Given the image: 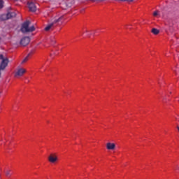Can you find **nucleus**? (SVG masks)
I'll list each match as a JSON object with an SVG mask.
<instances>
[{
    "label": "nucleus",
    "mask_w": 179,
    "mask_h": 179,
    "mask_svg": "<svg viewBox=\"0 0 179 179\" xmlns=\"http://www.w3.org/2000/svg\"><path fill=\"white\" fill-rule=\"evenodd\" d=\"M29 26H30V22L29 21L24 22L21 27V31L22 33H30L36 30V29L34 28V26H31L30 27H29Z\"/></svg>",
    "instance_id": "nucleus-1"
},
{
    "label": "nucleus",
    "mask_w": 179,
    "mask_h": 179,
    "mask_svg": "<svg viewBox=\"0 0 179 179\" xmlns=\"http://www.w3.org/2000/svg\"><path fill=\"white\" fill-rule=\"evenodd\" d=\"M64 20V17H59L57 20H55L53 22L49 24L45 28V31H49V30H52L54 27H56L57 23H59V22H62Z\"/></svg>",
    "instance_id": "nucleus-2"
},
{
    "label": "nucleus",
    "mask_w": 179,
    "mask_h": 179,
    "mask_svg": "<svg viewBox=\"0 0 179 179\" xmlns=\"http://www.w3.org/2000/svg\"><path fill=\"white\" fill-rule=\"evenodd\" d=\"M26 73V69L23 68H18L17 69L16 71L15 72V77L19 78L20 76H23Z\"/></svg>",
    "instance_id": "nucleus-3"
},
{
    "label": "nucleus",
    "mask_w": 179,
    "mask_h": 179,
    "mask_svg": "<svg viewBox=\"0 0 179 179\" xmlns=\"http://www.w3.org/2000/svg\"><path fill=\"white\" fill-rule=\"evenodd\" d=\"M48 160L50 162V163H57V162H58V157L57 156V154L54 153V154H51L49 157H48Z\"/></svg>",
    "instance_id": "nucleus-4"
},
{
    "label": "nucleus",
    "mask_w": 179,
    "mask_h": 179,
    "mask_svg": "<svg viewBox=\"0 0 179 179\" xmlns=\"http://www.w3.org/2000/svg\"><path fill=\"white\" fill-rule=\"evenodd\" d=\"M29 43H30V38L27 36L22 38L20 41L21 45H23L24 47H25V45H27Z\"/></svg>",
    "instance_id": "nucleus-5"
},
{
    "label": "nucleus",
    "mask_w": 179,
    "mask_h": 179,
    "mask_svg": "<svg viewBox=\"0 0 179 179\" xmlns=\"http://www.w3.org/2000/svg\"><path fill=\"white\" fill-rule=\"evenodd\" d=\"M28 8L31 12H36L37 7L33 2H28Z\"/></svg>",
    "instance_id": "nucleus-6"
},
{
    "label": "nucleus",
    "mask_w": 179,
    "mask_h": 179,
    "mask_svg": "<svg viewBox=\"0 0 179 179\" xmlns=\"http://www.w3.org/2000/svg\"><path fill=\"white\" fill-rule=\"evenodd\" d=\"M106 149L108 150H114L115 149V143H107Z\"/></svg>",
    "instance_id": "nucleus-7"
},
{
    "label": "nucleus",
    "mask_w": 179,
    "mask_h": 179,
    "mask_svg": "<svg viewBox=\"0 0 179 179\" xmlns=\"http://www.w3.org/2000/svg\"><path fill=\"white\" fill-rule=\"evenodd\" d=\"M16 16V13H8L6 15V19H11V17H15Z\"/></svg>",
    "instance_id": "nucleus-8"
},
{
    "label": "nucleus",
    "mask_w": 179,
    "mask_h": 179,
    "mask_svg": "<svg viewBox=\"0 0 179 179\" xmlns=\"http://www.w3.org/2000/svg\"><path fill=\"white\" fill-rule=\"evenodd\" d=\"M151 33H152V34H155V35H157L160 33V31H159V29H156V28H153L152 30H151Z\"/></svg>",
    "instance_id": "nucleus-9"
},
{
    "label": "nucleus",
    "mask_w": 179,
    "mask_h": 179,
    "mask_svg": "<svg viewBox=\"0 0 179 179\" xmlns=\"http://www.w3.org/2000/svg\"><path fill=\"white\" fill-rule=\"evenodd\" d=\"M152 15L154 17H159V16H160V12L159 10H155Z\"/></svg>",
    "instance_id": "nucleus-10"
},
{
    "label": "nucleus",
    "mask_w": 179,
    "mask_h": 179,
    "mask_svg": "<svg viewBox=\"0 0 179 179\" xmlns=\"http://www.w3.org/2000/svg\"><path fill=\"white\" fill-rule=\"evenodd\" d=\"M29 57H30V54H29L22 62L21 64H24L29 61Z\"/></svg>",
    "instance_id": "nucleus-11"
},
{
    "label": "nucleus",
    "mask_w": 179,
    "mask_h": 179,
    "mask_svg": "<svg viewBox=\"0 0 179 179\" xmlns=\"http://www.w3.org/2000/svg\"><path fill=\"white\" fill-rule=\"evenodd\" d=\"M50 41H51L52 45H54V44L57 43V41H55V38H51Z\"/></svg>",
    "instance_id": "nucleus-12"
},
{
    "label": "nucleus",
    "mask_w": 179,
    "mask_h": 179,
    "mask_svg": "<svg viewBox=\"0 0 179 179\" xmlns=\"http://www.w3.org/2000/svg\"><path fill=\"white\" fill-rule=\"evenodd\" d=\"M117 1H120L121 2H134V0H117Z\"/></svg>",
    "instance_id": "nucleus-13"
},
{
    "label": "nucleus",
    "mask_w": 179,
    "mask_h": 179,
    "mask_svg": "<svg viewBox=\"0 0 179 179\" xmlns=\"http://www.w3.org/2000/svg\"><path fill=\"white\" fill-rule=\"evenodd\" d=\"M3 8V1L0 0V9H2Z\"/></svg>",
    "instance_id": "nucleus-14"
},
{
    "label": "nucleus",
    "mask_w": 179,
    "mask_h": 179,
    "mask_svg": "<svg viewBox=\"0 0 179 179\" xmlns=\"http://www.w3.org/2000/svg\"><path fill=\"white\" fill-rule=\"evenodd\" d=\"M6 176H7V177H8V176H10V171H6Z\"/></svg>",
    "instance_id": "nucleus-15"
},
{
    "label": "nucleus",
    "mask_w": 179,
    "mask_h": 179,
    "mask_svg": "<svg viewBox=\"0 0 179 179\" xmlns=\"http://www.w3.org/2000/svg\"><path fill=\"white\" fill-rule=\"evenodd\" d=\"M96 1H104V0H92L93 2H96Z\"/></svg>",
    "instance_id": "nucleus-16"
},
{
    "label": "nucleus",
    "mask_w": 179,
    "mask_h": 179,
    "mask_svg": "<svg viewBox=\"0 0 179 179\" xmlns=\"http://www.w3.org/2000/svg\"><path fill=\"white\" fill-rule=\"evenodd\" d=\"M124 27H126V29H127L128 24L124 25Z\"/></svg>",
    "instance_id": "nucleus-17"
},
{
    "label": "nucleus",
    "mask_w": 179,
    "mask_h": 179,
    "mask_svg": "<svg viewBox=\"0 0 179 179\" xmlns=\"http://www.w3.org/2000/svg\"><path fill=\"white\" fill-rule=\"evenodd\" d=\"M172 69V71H173V72H175V73H176V70H174L173 69Z\"/></svg>",
    "instance_id": "nucleus-18"
},
{
    "label": "nucleus",
    "mask_w": 179,
    "mask_h": 179,
    "mask_svg": "<svg viewBox=\"0 0 179 179\" xmlns=\"http://www.w3.org/2000/svg\"><path fill=\"white\" fill-rule=\"evenodd\" d=\"M50 57H52V53L50 54Z\"/></svg>",
    "instance_id": "nucleus-19"
},
{
    "label": "nucleus",
    "mask_w": 179,
    "mask_h": 179,
    "mask_svg": "<svg viewBox=\"0 0 179 179\" xmlns=\"http://www.w3.org/2000/svg\"><path fill=\"white\" fill-rule=\"evenodd\" d=\"M0 41H1V38H0Z\"/></svg>",
    "instance_id": "nucleus-20"
}]
</instances>
